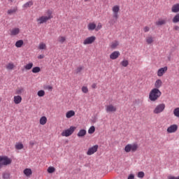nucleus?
<instances>
[{
    "mask_svg": "<svg viewBox=\"0 0 179 179\" xmlns=\"http://www.w3.org/2000/svg\"><path fill=\"white\" fill-rule=\"evenodd\" d=\"M167 23V21L164 19H159L158 21L155 22V24L157 26H163L164 24H166Z\"/></svg>",
    "mask_w": 179,
    "mask_h": 179,
    "instance_id": "nucleus-19",
    "label": "nucleus"
},
{
    "mask_svg": "<svg viewBox=\"0 0 179 179\" xmlns=\"http://www.w3.org/2000/svg\"><path fill=\"white\" fill-rule=\"evenodd\" d=\"M14 103L15 104H20L22 103V96H14Z\"/></svg>",
    "mask_w": 179,
    "mask_h": 179,
    "instance_id": "nucleus-21",
    "label": "nucleus"
},
{
    "mask_svg": "<svg viewBox=\"0 0 179 179\" xmlns=\"http://www.w3.org/2000/svg\"><path fill=\"white\" fill-rule=\"evenodd\" d=\"M23 44H24L23 40H19L15 43V47H17V48H22Z\"/></svg>",
    "mask_w": 179,
    "mask_h": 179,
    "instance_id": "nucleus-31",
    "label": "nucleus"
},
{
    "mask_svg": "<svg viewBox=\"0 0 179 179\" xmlns=\"http://www.w3.org/2000/svg\"><path fill=\"white\" fill-rule=\"evenodd\" d=\"M99 150V145H93L92 147L90 148L87 152V156H92V155H94L96 152Z\"/></svg>",
    "mask_w": 179,
    "mask_h": 179,
    "instance_id": "nucleus-8",
    "label": "nucleus"
},
{
    "mask_svg": "<svg viewBox=\"0 0 179 179\" xmlns=\"http://www.w3.org/2000/svg\"><path fill=\"white\" fill-rule=\"evenodd\" d=\"M95 41H96V36H92L86 38L83 41V45H89L90 44H93V43H94Z\"/></svg>",
    "mask_w": 179,
    "mask_h": 179,
    "instance_id": "nucleus-7",
    "label": "nucleus"
},
{
    "mask_svg": "<svg viewBox=\"0 0 179 179\" xmlns=\"http://www.w3.org/2000/svg\"><path fill=\"white\" fill-rule=\"evenodd\" d=\"M50 19H52V13L50 11H48V15H43L36 20L38 24H43L47 23Z\"/></svg>",
    "mask_w": 179,
    "mask_h": 179,
    "instance_id": "nucleus-3",
    "label": "nucleus"
},
{
    "mask_svg": "<svg viewBox=\"0 0 179 179\" xmlns=\"http://www.w3.org/2000/svg\"><path fill=\"white\" fill-rule=\"evenodd\" d=\"M20 33V29L19 28H13L10 30V36H17Z\"/></svg>",
    "mask_w": 179,
    "mask_h": 179,
    "instance_id": "nucleus-14",
    "label": "nucleus"
},
{
    "mask_svg": "<svg viewBox=\"0 0 179 179\" xmlns=\"http://www.w3.org/2000/svg\"><path fill=\"white\" fill-rule=\"evenodd\" d=\"M10 1H13V0H10Z\"/></svg>",
    "mask_w": 179,
    "mask_h": 179,
    "instance_id": "nucleus-54",
    "label": "nucleus"
},
{
    "mask_svg": "<svg viewBox=\"0 0 179 179\" xmlns=\"http://www.w3.org/2000/svg\"><path fill=\"white\" fill-rule=\"evenodd\" d=\"M168 70H169V67H167V66H164V67H162V68L159 69L157 72V76L159 78H162V76H163L164 75V73H166V72H167Z\"/></svg>",
    "mask_w": 179,
    "mask_h": 179,
    "instance_id": "nucleus-10",
    "label": "nucleus"
},
{
    "mask_svg": "<svg viewBox=\"0 0 179 179\" xmlns=\"http://www.w3.org/2000/svg\"><path fill=\"white\" fill-rule=\"evenodd\" d=\"M15 149H17V150H22V149H23V148H24V146L23 145V143H17L15 145Z\"/></svg>",
    "mask_w": 179,
    "mask_h": 179,
    "instance_id": "nucleus-28",
    "label": "nucleus"
},
{
    "mask_svg": "<svg viewBox=\"0 0 179 179\" xmlns=\"http://www.w3.org/2000/svg\"><path fill=\"white\" fill-rule=\"evenodd\" d=\"M43 58H44V55H40L39 56H38V59H43Z\"/></svg>",
    "mask_w": 179,
    "mask_h": 179,
    "instance_id": "nucleus-49",
    "label": "nucleus"
},
{
    "mask_svg": "<svg viewBox=\"0 0 179 179\" xmlns=\"http://www.w3.org/2000/svg\"><path fill=\"white\" fill-rule=\"evenodd\" d=\"M32 173L33 172L31 171V169H25L24 170V174H25L27 177H30V176H31Z\"/></svg>",
    "mask_w": 179,
    "mask_h": 179,
    "instance_id": "nucleus-26",
    "label": "nucleus"
},
{
    "mask_svg": "<svg viewBox=\"0 0 179 179\" xmlns=\"http://www.w3.org/2000/svg\"><path fill=\"white\" fill-rule=\"evenodd\" d=\"M106 113H115L117 111V106L113 104L106 105Z\"/></svg>",
    "mask_w": 179,
    "mask_h": 179,
    "instance_id": "nucleus-11",
    "label": "nucleus"
},
{
    "mask_svg": "<svg viewBox=\"0 0 179 179\" xmlns=\"http://www.w3.org/2000/svg\"><path fill=\"white\" fill-rule=\"evenodd\" d=\"M6 68L8 71H12L15 69V64L13 62H10L6 66Z\"/></svg>",
    "mask_w": 179,
    "mask_h": 179,
    "instance_id": "nucleus-27",
    "label": "nucleus"
},
{
    "mask_svg": "<svg viewBox=\"0 0 179 179\" xmlns=\"http://www.w3.org/2000/svg\"><path fill=\"white\" fill-rule=\"evenodd\" d=\"M138 149H139V145H138L137 143H129L124 147V152H126V153H129L131 152V153H135Z\"/></svg>",
    "mask_w": 179,
    "mask_h": 179,
    "instance_id": "nucleus-2",
    "label": "nucleus"
},
{
    "mask_svg": "<svg viewBox=\"0 0 179 179\" xmlns=\"http://www.w3.org/2000/svg\"><path fill=\"white\" fill-rule=\"evenodd\" d=\"M82 71H83V66H78L76 69V73H80L82 72Z\"/></svg>",
    "mask_w": 179,
    "mask_h": 179,
    "instance_id": "nucleus-43",
    "label": "nucleus"
},
{
    "mask_svg": "<svg viewBox=\"0 0 179 179\" xmlns=\"http://www.w3.org/2000/svg\"><path fill=\"white\" fill-rule=\"evenodd\" d=\"M24 92V89L23 87L17 88L15 90V94H22Z\"/></svg>",
    "mask_w": 179,
    "mask_h": 179,
    "instance_id": "nucleus-35",
    "label": "nucleus"
},
{
    "mask_svg": "<svg viewBox=\"0 0 179 179\" xmlns=\"http://www.w3.org/2000/svg\"><path fill=\"white\" fill-rule=\"evenodd\" d=\"M118 45H120V42H118V41H115L110 44L109 47L111 50H117Z\"/></svg>",
    "mask_w": 179,
    "mask_h": 179,
    "instance_id": "nucleus-15",
    "label": "nucleus"
},
{
    "mask_svg": "<svg viewBox=\"0 0 179 179\" xmlns=\"http://www.w3.org/2000/svg\"><path fill=\"white\" fill-rule=\"evenodd\" d=\"M31 68H33V62L28 63V64H27L24 66V69L26 71H30V69H31Z\"/></svg>",
    "mask_w": 179,
    "mask_h": 179,
    "instance_id": "nucleus-30",
    "label": "nucleus"
},
{
    "mask_svg": "<svg viewBox=\"0 0 179 179\" xmlns=\"http://www.w3.org/2000/svg\"><path fill=\"white\" fill-rule=\"evenodd\" d=\"M17 8L10 9L7 11L8 15H13V13H16Z\"/></svg>",
    "mask_w": 179,
    "mask_h": 179,
    "instance_id": "nucleus-37",
    "label": "nucleus"
},
{
    "mask_svg": "<svg viewBox=\"0 0 179 179\" xmlns=\"http://www.w3.org/2000/svg\"><path fill=\"white\" fill-rule=\"evenodd\" d=\"M173 23H178L179 22V13L176 14L173 18L172 19Z\"/></svg>",
    "mask_w": 179,
    "mask_h": 179,
    "instance_id": "nucleus-33",
    "label": "nucleus"
},
{
    "mask_svg": "<svg viewBox=\"0 0 179 179\" xmlns=\"http://www.w3.org/2000/svg\"><path fill=\"white\" fill-rule=\"evenodd\" d=\"M178 129V125L172 124L167 128L166 131L168 134H174L175 132H177Z\"/></svg>",
    "mask_w": 179,
    "mask_h": 179,
    "instance_id": "nucleus-9",
    "label": "nucleus"
},
{
    "mask_svg": "<svg viewBox=\"0 0 179 179\" xmlns=\"http://www.w3.org/2000/svg\"><path fill=\"white\" fill-rule=\"evenodd\" d=\"M173 115L175 117H178V118H179V108H176L173 110Z\"/></svg>",
    "mask_w": 179,
    "mask_h": 179,
    "instance_id": "nucleus-41",
    "label": "nucleus"
},
{
    "mask_svg": "<svg viewBox=\"0 0 179 179\" xmlns=\"http://www.w3.org/2000/svg\"><path fill=\"white\" fill-rule=\"evenodd\" d=\"M33 6V1H29L23 5V8H27Z\"/></svg>",
    "mask_w": 179,
    "mask_h": 179,
    "instance_id": "nucleus-32",
    "label": "nucleus"
},
{
    "mask_svg": "<svg viewBox=\"0 0 179 179\" xmlns=\"http://www.w3.org/2000/svg\"><path fill=\"white\" fill-rule=\"evenodd\" d=\"M120 51H114L109 55V58L110 59L115 60L120 57Z\"/></svg>",
    "mask_w": 179,
    "mask_h": 179,
    "instance_id": "nucleus-13",
    "label": "nucleus"
},
{
    "mask_svg": "<svg viewBox=\"0 0 179 179\" xmlns=\"http://www.w3.org/2000/svg\"><path fill=\"white\" fill-rule=\"evenodd\" d=\"M48 173H49L50 174L55 173V168H54L53 166H49L48 168Z\"/></svg>",
    "mask_w": 179,
    "mask_h": 179,
    "instance_id": "nucleus-39",
    "label": "nucleus"
},
{
    "mask_svg": "<svg viewBox=\"0 0 179 179\" xmlns=\"http://www.w3.org/2000/svg\"><path fill=\"white\" fill-rule=\"evenodd\" d=\"M82 92L83 93H88L89 92V89L87 88V87H82Z\"/></svg>",
    "mask_w": 179,
    "mask_h": 179,
    "instance_id": "nucleus-44",
    "label": "nucleus"
},
{
    "mask_svg": "<svg viewBox=\"0 0 179 179\" xmlns=\"http://www.w3.org/2000/svg\"><path fill=\"white\" fill-rule=\"evenodd\" d=\"M155 89H160V87H162V86H163V82L162 81V80L160 79H157L156 80L155 84Z\"/></svg>",
    "mask_w": 179,
    "mask_h": 179,
    "instance_id": "nucleus-16",
    "label": "nucleus"
},
{
    "mask_svg": "<svg viewBox=\"0 0 179 179\" xmlns=\"http://www.w3.org/2000/svg\"><path fill=\"white\" fill-rule=\"evenodd\" d=\"M149 30H150V28L149 27H145L143 28L144 33H148V31H149Z\"/></svg>",
    "mask_w": 179,
    "mask_h": 179,
    "instance_id": "nucleus-46",
    "label": "nucleus"
},
{
    "mask_svg": "<svg viewBox=\"0 0 179 179\" xmlns=\"http://www.w3.org/2000/svg\"><path fill=\"white\" fill-rule=\"evenodd\" d=\"M138 178H143L145 177V173H143V171L138 172Z\"/></svg>",
    "mask_w": 179,
    "mask_h": 179,
    "instance_id": "nucleus-45",
    "label": "nucleus"
},
{
    "mask_svg": "<svg viewBox=\"0 0 179 179\" xmlns=\"http://www.w3.org/2000/svg\"><path fill=\"white\" fill-rule=\"evenodd\" d=\"M96 87H97V84L93 83V84L92 85V89H96Z\"/></svg>",
    "mask_w": 179,
    "mask_h": 179,
    "instance_id": "nucleus-48",
    "label": "nucleus"
},
{
    "mask_svg": "<svg viewBox=\"0 0 179 179\" xmlns=\"http://www.w3.org/2000/svg\"><path fill=\"white\" fill-rule=\"evenodd\" d=\"M174 30H176L177 31H178V30H179V27H178V26H175V27H174Z\"/></svg>",
    "mask_w": 179,
    "mask_h": 179,
    "instance_id": "nucleus-51",
    "label": "nucleus"
},
{
    "mask_svg": "<svg viewBox=\"0 0 179 179\" xmlns=\"http://www.w3.org/2000/svg\"><path fill=\"white\" fill-rule=\"evenodd\" d=\"M94 131H96V128L94 126H92L89 129H88V134H94Z\"/></svg>",
    "mask_w": 179,
    "mask_h": 179,
    "instance_id": "nucleus-42",
    "label": "nucleus"
},
{
    "mask_svg": "<svg viewBox=\"0 0 179 179\" xmlns=\"http://www.w3.org/2000/svg\"><path fill=\"white\" fill-rule=\"evenodd\" d=\"M41 125H45L47 124V117L43 116L39 120Z\"/></svg>",
    "mask_w": 179,
    "mask_h": 179,
    "instance_id": "nucleus-24",
    "label": "nucleus"
},
{
    "mask_svg": "<svg viewBox=\"0 0 179 179\" xmlns=\"http://www.w3.org/2000/svg\"><path fill=\"white\" fill-rule=\"evenodd\" d=\"M147 44H152L155 41V38L152 36H149L145 38Z\"/></svg>",
    "mask_w": 179,
    "mask_h": 179,
    "instance_id": "nucleus-23",
    "label": "nucleus"
},
{
    "mask_svg": "<svg viewBox=\"0 0 179 179\" xmlns=\"http://www.w3.org/2000/svg\"><path fill=\"white\" fill-rule=\"evenodd\" d=\"M66 117L67 118H72V117H75V112L74 110H69L66 113Z\"/></svg>",
    "mask_w": 179,
    "mask_h": 179,
    "instance_id": "nucleus-22",
    "label": "nucleus"
},
{
    "mask_svg": "<svg viewBox=\"0 0 179 179\" xmlns=\"http://www.w3.org/2000/svg\"><path fill=\"white\" fill-rule=\"evenodd\" d=\"M12 163V159L6 156H0V168L2 166H9Z\"/></svg>",
    "mask_w": 179,
    "mask_h": 179,
    "instance_id": "nucleus-4",
    "label": "nucleus"
},
{
    "mask_svg": "<svg viewBox=\"0 0 179 179\" xmlns=\"http://www.w3.org/2000/svg\"><path fill=\"white\" fill-rule=\"evenodd\" d=\"M37 94L38 97H44L45 96V92L44 90H39Z\"/></svg>",
    "mask_w": 179,
    "mask_h": 179,
    "instance_id": "nucleus-38",
    "label": "nucleus"
},
{
    "mask_svg": "<svg viewBox=\"0 0 179 179\" xmlns=\"http://www.w3.org/2000/svg\"><path fill=\"white\" fill-rule=\"evenodd\" d=\"M46 89H48V90H52V87L51 85H48L46 87Z\"/></svg>",
    "mask_w": 179,
    "mask_h": 179,
    "instance_id": "nucleus-50",
    "label": "nucleus"
},
{
    "mask_svg": "<svg viewBox=\"0 0 179 179\" xmlns=\"http://www.w3.org/2000/svg\"><path fill=\"white\" fill-rule=\"evenodd\" d=\"M41 69H40V67L36 66L32 69L31 72L33 73H38V72H41Z\"/></svg>",
    "mask_w": 179,
    "mask_h": 179,
    "instance_id": "nucleus-34",
    "label": "nucleus"
},
{
    "mask_svg": "<svg viewBox=\"0 0 179 179\" xmlns=\"http://www.w3.org/2000/svg\"><path fill=\"white\" fill-rule=\"evenodd\" d=\"M38 50H47V45L43 42H41L38 47Z\"/></svg>",
    "mask_w": 179,
    "mask_h": 179,
    "instance_id": "nucleus-29",
    "label": "nucleus"
},
{
    "mask_svg": "<svg viewBox=\"0 0 179 179\" xmlns=\"http://www.w3.org/2000/svg\"><path fill=\"white\" fill-rule=\"evenodd\" d=\"M164 110H166V104L159 103L155 108V109L153 110V113L154 114H160L163 113Z\"/></svg>",
    "mask_w": 179,
    "mask_h": 179,
    "instance_id": "nucleus-6",
    "label": "nucleus"
},
{
    "mask_svg": "<svg viewBox=\"0 0 179 179\" xmlns=\"http://www.w3.org/2000/svg\"><path fill=\"white\" fill-rule=\"evenodd\" d=\"M168 179H179V176L177 177L173 176H169Z\"/></svg>",
    "mask_w": 179,
    "mask_h": 179,
    "instance_id": "nucleus-47",
    "label": "nucleus"
},
{
    "mask_svg": "<svg viewBox=\"0 0 179 179\" xmlns=\"http://www.w3.org/2000/svg\"><path fill=\"white\" fill-rule=\"evenodd\" d=\"M76 130V127L71 126L69 129H67L62 132V136H71L73 132Z\"/></svg>",
    "mask_w": 179,
    "mask_h": 179,
    "instance_id": "nucleus-5",
    "label": "nucleus"
},
{
    "mask_svg": "<svg viewBox=\"0 0 179 179\" xmlns=\"http://www.w3.org/2000/svg\"><path fill=\"white\" fill-rule=\"evenodd\" d=\"M103 27V25L101 22H99L97 25L95 27V31H99V30H101V29Z\"/></svg>",
    "mask_w": 179,
    "mask_h": 179,
    "instance_id": "nucleus-40",
    "label": "nucleus"
},
{
    "mask_svg": "<svg viewBox=\"0 0 179 179\" xmlns=\"http://www.w3.org/2000/svg\"><path fill=\"white\" fill-rule=\"evenodd\" d=\"M87 1H90V0H85V2H87Z\"/></svg>",
    "mask_w": 179,
    "mask_h": 179,
    "instance_id": "nucleus-52",
    "label": "nucleus"
},
{
    "mask_svg": "<svg viewBox=\"0 0 179 179\" xmlns=\"http://www.w3.org/2000/svg\"><path fill=\"white\" fill-rule=\"evenodd\" d=\"M86 129H80L77 134V136H78V138H83V136H86Z\"/></svg>",
    "mask_w": 179,
    "mask_h": 179,
    "instance_id": "nucleus-20",
    "label": "nucleus"
},
{
    "mask_svg": "<svg viewBox=\"0 0 179 179\" xmlns=\"http://www.w3.org/2000/svg\"><path fill=\"white\" fill-rule=\"evenodd\" d=\"M162 96V91L157 88H153L151 90L149 94V100L150 101H157Z\"/></svg>",
    "mask_w": 179,
    "mask_h": 179,
    "instance_id": "nucleus-1",
    "label": "nucleus"
},
{
    "mask_svg": "<svg viewBox=\"0 0 179 179\" xmlns=\"http://www.w3.org/2000/svg\"><path fill=\"white\" fill-rule=\"evenodd\" d=\"M120 64L122 65V66L127 68V66L129 65V62H128V60H123L120 62Z\"/></svg>",
    "mask_w": 179,
    "mask_h": 179,
    "instance_id": "nucleus-36",
    "label": "nucleus"
},
{
    "mask_svg": "<svg viewBox=\"0 0 179 179\" xmlns=\"http://www.w3.org/2000/svg\"><path fill=\"white\" fill-rule=\"evenodd\" d=\"M87 29L89 30V31H93V30H96V23L90 22L87 24Z\"/></svg>",
    "mask_w": 179,
    "mask_h": 179,
    "instance_id": "nucleus-17",
    "label": "nucleus"
},
{
    "mask_svg": "<svg viewBox=\"0 0 179 179\" xmlns=\"http://www.w3.org/2000/svg\"><path fill=\"white\" fill-rule=\"evenodd\" d=\"M112 12L113 13V17L118 19V13L120 12V6L115 5L112 8Z\"/></svg>",
    "mask_w": 179,
    "mask_h": 179,
    "instance_id": "nucleus-12",
    "label": "nucleus"
},
{
    "mask_svg": "<svg viewBox=\"0 0 179 179\" xmlns=\"http://www.w3.org/2000/svg\"><path fill=\"white\" fill-rule=\"evenodd\" d=\"M31 145H34V143H31Z\"/></svg>",
    "mask_w": 179,
    "mask_h": 179,
    "instance_id": "nucleus-53",
    "label": "nucleus"
},
{
    "mask_svg": "<svg viewBox=\"0 0 179 179\" xmlns=\"http://www.w3.org/2000/svg\"><path fill=\"white\" fill-rule=\"evenodd\" d=\"M171 12L173 13H178L179 12V3L174 4L171 8Z\"/></svg>",
    "mask_w": 179,
    "mask_h": 179,
    "instance_id": "nucleus-18",
    "label": "nucleus"
},
{
    "mask_svg": "<svg viewBox=\"0 0 179 179\" xmlns=\"http://www.w3.org/2000/svg\"><path fill=\"white\" fill-rule=\"evenodd\" d=\"M57 41L60 43V44H64L66 41V37L60 36L57 38Z\"/></svg>",
    "mask_w": 179,
    "mask_h": 179,
    "instance_id": "nucleus-25",
    "label": "nucleus"
}]
</instances>
